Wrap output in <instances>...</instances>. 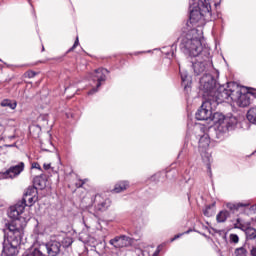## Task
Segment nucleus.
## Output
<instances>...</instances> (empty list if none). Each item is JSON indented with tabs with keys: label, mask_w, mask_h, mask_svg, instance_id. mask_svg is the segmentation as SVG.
I'll return each instance as SVG.
<instances>
[{
	"label": "nucleus",
	"mask_w": 256,
	"mask_h": 256,
	"mask_svg": "<svg viewBox=\"0 0 256 256\" xmlns=\"http://www.w3.org/2000/svg\"><path fill=\"white\" fill-rule=\"evenodd\" d=\"M207 159H208V161H209V154L207 155Z\"/></svg>",
	"instance_id": "obj_51"
},
{
	"label": "nucleus",
	"mask_w": 256,
	"mask_h": 256,
	"mask_svg": "<svg viewBox=\"0 0 256 256\" xmlns=\"http://www.w3.org/2000/svg\"><path fill=\"white\" fill-rule=\"evenodd\" d=\"M45 151H49V150H47V149H44Z\"/></svg>",
	"instance_id": "obj_54"
},
{
	"label": "nucleus",
	"mask_w": 256,
	"mask_h": 256,
	"mask_svg": "<svg viewBox=\"0 0 256 256\" xmlns=\"http://www.w3.org/2000/svg\"><path fill=\"white\" fill-rule=\"evenodd\" d=\"M196 58V61L192 62V68L195 75H201V73L207 69V60L209 59V55L207 57L199 55V57Z\"/></svg>",
	"instance_id": "obj_13"
},
{
	"label": "nucleus",
	"mask_w": 256,
	"mask_h": 256,
	"mask_svg": "<svg viewBox=\"0 0 256 256\" xmlns=\"http://www.w3.org/2000/svg\"><path fill=\"white\" fill-rule=\"evenodd\" d=\"M36 194H37V188L34 186H30L27 188L25 192V197H35Z\"/></svg>",
	"instance_id": "obj_28"
},
{
	"label": "nucleus",
	"mask_w": 256,
	"mask_h": 256,
	"mask_svg": "<svg viewBox=\"0 0 256 256\" xmlns=\"http://www.w3.org/2000/svg\"><path fill=\"white\" fill-rule=\"evenodd\" d=\"M108 243L111 245V249H114V251H120V249L131 247V245H133V238L127 235H119L110 239Z\"/></svg>",
	"instance_id": "obj_10"
},
{
	"label": "nucleus",
	"mask_w": 256,
	"mask_h": 256,
	"mask_svg": "<svg viewBox=\"0 0 256 256\" xmlns=\"http://www.w3.org/2000/svg\"><path fill=\"white\" fill-rule=\"evenodd\" d=\"M25 171V163L20 162L17 165L11 166L5 172H0V179H15L18 175H21Z\"/></svg>",
	"instance_id": "obj_12"
},
{
	"label": "nucleus",
	"mask_w": 256,
	"mask_h": 256,
	"mask_svg": "<svg viewBox=\"0 0 256 256\" xmlns=\"http://www.w3.org/2000/svg\"><path fill=\"white\" fill-rule=\"evenodd\" d=\"M43 169H45V171H49V169H51V164L44 163Z\"/></svg>",
	"instance_id": "obj_39"
},
{
	"label": "nucleus",
	"mask_w": 256,
	"mask_h": 256,
	"mask_svg": "<svg viewBox=\"0 0 256 256\" xmlns=\"http://www.w3.org/2000/svg\"><path fill=\"white\" fill-rule=\"evenodd\" d=\"M179 69L182 86H184V90L187 91V89H191V77H189V74H187V72L181 71V66H179Z\"/></svg>",
	"instance_id": "obj_19"
},
{
	"label": "nucleus",
	"mask_w": 256,
	"mask_h": 256,
	"mask_svg": "<svg viewBox=\"0 0 256 256\" xmlns=\"http://www.w3.org/2000/svg\"><path fill=\"white\" fill-rule=\"evenodd\" d=\"M38 121H46V122H48V121H49V115H47V114L41 115V116L38 118Z\"/></svg>",
	"instance_id": "obj_36"
},
{
	"label": "nucleus",
	"mask_w": 256,
	"mask_h": 256,
	"mask_svg": "<svg viewBox=\"0 0 256 256\" xmlns=\"http://www.w3.org/2000/svg\"><path fill=\"white\" fill-rule=\"evenodd\" d=\"M203 214L205 217H213V215H215V202L206 206V208L203 210Z\"/></svg>",
	"instance_id": "obj_25"
},
{
	"label": "nucleus",
	"mask_w": 256,
	"mask_h": 256,
	"mask_svg": "<svg viewBox=\"0 0 256 256\" xmlns=\"http://www.w3.org/2000/svg\"><path fill=\"white\" fill-rule=\"evenodd\" d=\"M227 119H231V118H227L225 117V115L219 113V112H212V115L210 117V121L214 122V125H222V123H227Z\"/></svg>",
	"instance_id": "obj_17"
},
{
	"label": "nucleus",
	"mask_w": 256,
	"mask_h": 256,
	"mask_svg": "<svg viewBox=\"0 0 256 256\" xmlns=\"http://www.w3.org/2000/svg\"><path fill=\"white\" fill-rule=\"evenodd\" d=\"M232 103H236L238 107H249L251 102L256 99L255 92H241V87L238 86V92L232 96Z\"/></svg>",
	"instance_id": "obj_8"
},
{
	"label": "nucleus",
	"mask_w": 256,
	"mask_h": 256,
	"mask_svg": "<svg viewBox=\"0 0 256 256\" xmlns=\"http://www.w3.org/2000/svg\"><path fill=\"white\" fill-rule=\"evenodd\" d=\"M110 202L109 200L103 199L101 195H96L94 199V207L96 211H106L109 208Z\"/></svg>",
	"instance_id": "obj_15"
},
{
	"label": "nucleus",
	"mask_w": 256,
	"mask_h": 256,
	"mask_svg": "<svg viewBox=\"0 0 256 256\" xmlns=\"http://www.w3.org/2000/svg\"><path fill=\"white\" fill-rule=\"evenodd\" d=\"M218 86L217 80L211 74H205L200 78V91H203V97L206 99H210Z\"/></svg>",
	"instance_id": "obj_6"
},
{
	"label": "nucleus",
	"mask_w": 256,
	"mask_h": 256,
	"mask_svg": "<svg viewBox=\"0 0 256 256\" xmlns=\"http://www.w3.org/2000/svg\"><path fill=\"white\" fill-rule=\"evenodd\" d=\"M210 143H211V140L209 139L208 134L200 135L199 142H198L200 149H207Z\"/></svg>",
	"instance_id": "obj_20"
},
{
	"label": "nucleus",
	"mask_w": 256,
	"mask_h": 256,
	"mask_svg": "<svg viewBox=\"0 0 256 256\" xmlns=\"http://www.w3.org/2000/svg\"><path fill=\"white\" fill-rule=\"evenodd\" d=\"M32 169H38V171H43L41 165L38 162L32 163Z\"/></svg>",
	"instance_id": "obj_35"
},
{
	"label": "nucleus",
	"mask_w": 256,
	"mask_h": 256,
	"mask_svg": "<svg viewBox=\"0 0 256 256\" xmlns=\"http://www.w3.org/2000/svg\"><path fill=\"white\" fill-rule=\"evenodd\" d=\"M217 5H219V3H215V6L217 7Z\"/></svg>",
	"instance_id": "obj_50"
},
{
	"label": "nucleus",
	"mask_w": 256,
	"mask_h": 256,
	"mask_svg": "<svg viewBox=\"0 0 256 256\" xmlns=\"http://www.w3.org/2000/svg\"><path fill=\"white\" fill-rule=\"evenodd\" d=\"M206 167H207V171H208L209 175L211 176L212 175V173H211V163L208 162L206 164Z\"/></svg>",
	"instance_id": "obj_41"
},
{
	"label": "nucleus",
	"mask_w": 256,
	"mask_h": 256,
	"mask_svg": "<svg viewBox=\"0 0 256 256\" xmlns=\"http://www.w3.org/2000/svg\"><path fill=\"white\" fill-rule=\"evenodd\" d=\"M8 231H4V240L2 242V251L0 256H18L19 247L23 239L21 226L12 223L7 225Z\"/></svg>",
	"instance_id": "obj_2"
},
{
	"label": "nucleus",
	"mask_w": 256,
	"mask_h": 256,
	"mask_svg": "<svg viewBox=\"0 0 256 256\" xmlns=\"http://www.w3.org/2000/svg\"><path fill=\"white\" fill-rule=\"evenodd\" d=\"M230 243H239V236L237 234H230Z\"/></svg>",
	"instance_id": "obj_31"
},
{
	"label": "nucleus",
	"mask_w": 256,
	"mask_h": 256,
	"mask_svg": "<svg viewBox=\"0 0 256 256\" xmlns=\"http://www.w3.org/2000/svg\"><path fill=\"white\" fill-rule=\"evenodd\" d=\"M159 250L155 251L154 256L159 255Z\"/></svg>",
	"instance_id": "obj_47"
},
{
	"label": "nucleus",
	"mask_w": 256,
	"mask_h": 256,
	"mask_svg": "<svg viewBox=\"0 0 256 256\" xmlns=\"http://www.w3.org/2000/svg\"><path fill=\"white\" fill-rule=\"evenodd\" d=\"M48 256H57L61 253V242L50 240L44 244Z\"/></svg>",
	"instance_id": "obj_14"
},
{
	"label": "nucleus",
	"mask_w": 256,
	"mask_h": 256,
	"mask_svg": "<svg viewBox=\"0 0 256 256\" xmlns=\"http://www.w3.org/2000/svg\"><path fill=\"white\" fill-rule=\"evenodd\" d=\"M15 146H16L15 144L6 145V147H15Z\"/></svg>",
	"instance_id": "obj_46"
},
{
	"label": "nucleus",
	"mask_w": 256,
	"mask_h": 256,
	"mask_svg": "<svg viewBox=\"0 0 256 256\" xmlns=\"http://www.w3.org/2000/svg\"><path fill=\"white\" fill-rule=\"evenodd\" d=\"M187 233H189V230L186 231V232H184V233H180V234L175 235V236L171 239V242L176 241V239H179L180 237H183V235H185V234H187Z\"/></svg>",
	"instance_id": "obj_34"
},
{
	"label": "nucleus",
	"mask_w": 256,
	"mask_h": 256,
	"mask_svg": "<svg viewBox=\"0 0 256 256\" xmlns=\"http://www.w3.org/2000/svg\"><path fill=\"white\" fill-rule=\"evenodd\" d=\"M251 256H256V246H253L251 251H250Z\"/></svg>",
	"instance_id": "obj_40"
},
{
	"label": "nucleus",
	"mask_w": 256,
	"mask_h": 256,
	"mask_svg": "<svg viewBox=\"0 0 256 256\" xmlns=\"http://www.w3.org/2000/svg\"><path fill=\"white\" fill-rule=\"evenodd\" d=\"M246 118L249 123L256 125V107H252L247 111Z\"/></svg>",
	"instance_id": "obj_22"
},
{
	"label": "nucleus",
	"mask_w": 256,
	"mask_h": 256,
	"mask_svg": "<svg viewBox=\"0 0 256 256\" xmlns=\"http://www.w3.org/2000/svg\"><path fill=\"white\" fill-rule=\"evenodd\" d=\"M235 125H237V119L235 117H230V119H226V122L217 125L214 128L216 139L223 141L227 135V132L235 129Z\"/></svg>",
	"instance_id": "obj_9"
},
{
	"label": "nucleus",
	"mask_w": 256,
	"mask_h": 256,
	"mask_svg": "<svg viewBox=\"0 0 256 256\" xmlns=\"http://www.w3.org/2000/svg\"><path fill=\"white\" fill-rule=\"evenodd\" d=\"M22 256H45L43 255V252L40 251L37 248H34L32 250L26 251Z\"/></svg>",
	"instance_id": "obj_27"
},
{
	"label": "nucleus",
	"mask_w": 256,
	"mask_h": 256,
	"mask_svg": "<svg viewBox=\"0 0 256 256\" xmlns=\"http://www.w3.org/2000/svg\"><path fill=\"white\" fill-rule=\"evenodd\" d=\"M237 223H239L240 231H244V233H247V229H249V227L242 223L241 218H237Z\"/></svg>",
	"instance_id": "obj_30"
},
{
	"label": "nucleus",
	"mask_w": 256,
	"mask_h": 256,
	"mask_svg": "<svg viewBox=\"0 0 256 256\" xmlns=\"http://www.w3.org/2000/svg\"><path fill=\"white\" fill-rule=\"evenodd\" d=\"M234 229H239V222H237V220L236 223L234 224Z\"/></svg>",
	"instance_id": "obj_45"
},
{
	"label": "nucleus",
	"mask_w": 256,
	"mask_h": 256,
	"mask_svg": "<svg viewBox=\"0 0 256 256\" xmlns=\"http://www.w3.org/2000/svg\"><path fill=\"white\" fill-rule=\"evenodd\" d=\"M37 75V72H35V71H27L26 73H25V76L26 77H28V79H33V77H35Z\"/></svg>",
	"instance_id": "obj_32"
},
{
	"label": "nucleus",
	"mask_w": 256,
	"mask_h": 256,
	"mask_svg": "<svg viewBox=\"0 0 256 256\" xmlns=\"http://www.w3.org/2000/svg\"><path fill=\"white\" fill-rule=\"evenodd\" d=\"M215 109H217V103L211 102L209 98H205V101L196 112L197 121H210Z\"/></svg>",
	"instance_id": "obj_7"
},
{
	"label": "nucleus",
	"mask_w": 256,
	"mask_h": 256,
	"mask_svg": "<svg viewBox=\"0 0 256 256\" xmlns=\"http://www.w3.org/2000/svg\"><path fill=\"white\" fill-rule=\"evenodd\" d=\"M67 89H69V87H68V88H65V91H67Z\"/></svg>",
	"instance_id": "obj_52"
},
{
	"label": "nucleus",
	"mask_w": 256,
	"mask_h": 256,
	"mask_svg": "<svg viewBox=\"0 0 256 256\" xmlns=\"http://www.w3.org/2000/svg\"><path fill=\"white\" fill-rule=\"evenodd\" d=\"M1 107H9V109H17V101L4 99L0 103Z\"/></svg>",
	"instance_id": "obj_24"
},
{
	"label": "nucleus",
	"mask_w": 256,
	"mask_h": 256,
	"mask_svg": "<svg viewBox=\"0 0 256 256\" xmlns=\"http://www.w3.org/2000/svg\"><path fill=\"white\" fill-rule=\"evenodd\" d=\"M190 7V23L192 25H203L205 21L213 19V9L209 0H191Z\"/></svg>",
	"instance_id": "obj_3"
},
{
	"label": "nucleus",
	"mask_w": 256,
	"mask_h": 256,
	"mask_svg": "<svg viewBox=\"0 0 256 256\" xmlns=\"http://www.w3.org/2000/svg\"><path fill=\"white\" fill-rule=\"evenodd\" d=\"M203 32L197 29H191L188 32H183L171 46V55L175 57V51H177V43H179L180 51L186 55V57H199L203 55L208 57L209 50L203 48ZM174 49V50H173Z\"/></svg>",
	"instance_id": "obj_1"
},
{
	"label": "nucleus",
	"mask_w": 256,
	"mask_h": 256,
	"mask_svg": "<svg viewBox=\"0 0 256 256\" xmlns=\"http://www.w3.org/2000/svg\"><path fill=\"white\" fill-rule=\"evenodd\" d=\"M255 153H256V150H255L254 152H252V154H251V155H255Z\"/></svg>",
	"instance_id": "obj_49"
},
{
	"label": "nucleus",
	"mask_w": 256,
	"mask_h": 256,
	"mask_svg": "<svg viewBox=\"0 0 256 256\" xmlns=\"http://www.w3.org/2000/svg\"><path fill=\"white\" fill-rule=\"evenodd\" d=\"M28 202H29V205H30V207H31V205H33V196H30V197L28 198Z\"/></svg>",
	"instance_id": "obj_43"
},
{
	"label": "nucleus",
	"mask_w": 256,
	"mask_h": 256,
	"mask_svg": "<svg viewBox=\"0 0 256 256\" xmlns=\"http://www.w3.org/2000/svg\"><path fill=\"white\" fill-rule=\"evenodd\" d=\"M251 209H252V211H253L254 213H256V204L252 205V206H251Z\"/></svg>",
	"instance_id": "obj_44"
},
{
	"label": "nucleus",
	"mask_w": 256,
	"mask_h": 256,
	"mask_svg": "<svg viewBox=\"0 0 256 256\" xmlns=\"http://www.w3.org/2000/svg\"><path fill=\"white\" fill-rule=\"evenodd\" d=\"M79 46V37L76 38L73 46L68 50L69 52L74 51Z\"/></svg>",
	"instance_id": "obj_33"
},
{
	"label": "nucleus",
	"mask_w": 256,
	"mask_h": 256,
	"mask_svg": "<svg viewBox=\"0 0 256 256\" xmlns=\"http://www.w3.org/2000/svg\"><path fill=\"white\" fill-rule=\"evenodd\" d=\"M33 129H36L37 135H39V133H41V127H39V126L31 127V128H30V133L33 131Z\"/></svg>",
	"instance_id": "obj_38"
},
{
	"label": "nucleus",
	"mask_w": 256,
	"mask_h": 256,
	"mask_svg": "<svg viewBox=\"0 0 256 256\" xmlns=\"http://www.w3.org/2000/svg\"><path fill=\"white\" fill-rule=\"evenodd\" d=\"M226 207L230 211V213L235 215L236 213H239V210H241L245 207H249V204H247V203H227Z\"/></svg>",
	"instance_id": "obj_18"
},
{
	"label": "nucleus",
	"mask_w": 256,
	"mask_h": 256,
	"mask_svg": "<svg viewBox=\"0 0 256 256\" xmlns=\"http://www.w3.org/2000/svg\"><path fill=\"white\" fill-rule=\"evenodd\" d=\"M200 131H203V128H200Z\"/></svg>",
	"instance_id": "obj_53"
},
{
	"label": "nucleus",
	"mask_w": 256,
	"mask_h": 256,
	"mask_svg": "<svg viewBox=\"0 0 256 256\" xmlns=\"http://www.w3.org/2000/svg\"><path fill=\"white\" fill-rule=\"evenodd\" d=\"M247 255H248V252L245 247L236 248L234 251V256H247Z\"/></svg>",
	"instance_id": "obj_29"
},
{
	"label": "nucleus",
	"mask_w": 256,
	"mask_h": 256,
	"mask_svg": "<svg viewBox=\"0 0 256 256\" xmlns=\"http://www.w3.org/2000/svg\"><path fill=\"white\" fill-rule=\"evenodd\" d=\"M229 217H231V212L227 210H222L217 214L216 221L217 223H225V221H227Z\"/></svg>",
	"instance_id": "obj_21"
},
{
	"label": "nucleus",
	"mask_w": 256,
	"mask_h": 256,
	"mask_svg": "<svg viewBox=\"0 0 256 256\" xmlns=\"http://www.w3.org/2000/svg\"><path fill=\"white\" fill-rule=\"evenodd\" d=\"M235 93H239V85L237 83L230 82L227 86L218 84L213 95L208 99L212 103H216L217 107L220 103H233Z\"/></svg>",
	"instance_id": "obj_4"
},
{
	"label": "nucleus",
	"mask_w": 256,
	"mask_h": 256,
	"mask_svg": "<svg viewBox=\"0 0 256 256\" xmlns=\"http://www.w3.org/2000/svg\"><path fill=\"white\" fill-rule=\"evenodd\" d=\"M127 187H129V182H127V181H120V182L115 184L113 192L114 193H122V191L127 190Z\"/></svg>",
	"instance_id": "obj_23"
},
{
	"label": "nucleus",
	"mask_w": 256,
	"mask_h": 256,
	"mask_svg": "<svg viewBox=\"0 0 256 256\" xmlns=\"http://www.w3.org/2000/svg\"><path fill=\"white\" fill-rule=\"evenodd\" d=\"M42 51H45V46H42Z\"/></svg>",
	"instance_id": "obj_48"
},
{
	"label": "nucleus",
	"mask_w": 256,
	"mask_h": 256,
	"mask_svg": "<svg viewBox=\"0 0 256 256\" xmlns=\"http://www.w3.org/2000/svg\"><path fill=\"white\" fill-rule=\"evenodd\" d=\"M106 73H109V70L105 68H98L95 70V72L91 75V79L94 81V83L96 82V88H92L88 92V95H94V93H97L99 87H101V83H103V81H107V76L105 75Z\"/></svg>",
	"instance_id": "obj_11"
},
{
	"label": "nucleus",
	"mask_w": 256,
	"mask_h": 256,
	"mask_svg": "<svg viewBox=\"0 0 256 256\" xmlns=\"http://www.w3.org/2000/svg\"><path fill=\"white\" fill-rule=\"evenodd\" d=\"M25 207H27V200L23 198L21 202H18L9 208L8 217H10L12 220L5 223V228L3 231H9V229H7V225H13V223H15L17 227H21L23 233V229L29 221V218L22 216L23 212L25 211Z\"/></svg>",
	"instance_id": "obj_5"
},
{
	"label": "nucleus",
	"mask_w": 256,
	"mask_h": 256,
	"mask_svg": "<svg viewBox=\"0 0 256 256\" xmlns=\"http://www.w3.org/2000/svg\"><path fill=\"white\" fill-rule=\"evenodd\" d=\"M33 186L36 189H45L47 187V175L40 174L33 179Z\"/></svg>",
	"instance_id": "obj_16"
},
{
	"label": "nucleus",
	"mask_w": 256,
	"mask_h": 256,
	"mask_svg": "<svg viewBox=\"0 0 256 256\" xmlns=\"http://www.w3.org/2000/svg\"><path fill=\"white\" fill-rule=\"evenodd\" d=\"M84 183H87V179L79 180V182L76 183V187L79 189V188L83 187Z\"/></svg>",
	"instance_id": "obj_37"
},
{
	"label": "nucleus",
	"mask_w": 256,
	"mask_h": 256,
	"mask_svg": "<svg viewBox=\"0 0 256 256\" xmlns=\"http://www.w3.org/2000/svg\"><path fill=\"white\" fill-rule=\"evenodd\" d=\"M245 235L246 241H253V239H256V229L253 227H248Z\"/></svg>",
	"instance_id": "obj_26"
},
{
	"label": "nucleus",
	"mask_w": 256,
	"mask_h": 256,
	"mask_svg": "<svg viewBox=\"0 0 256 256\" xmlns=\"http://www.w3.org/2000/svg\"><path fill=\"white\" fill-rule=\"evenodd\" d=\"M66 117H67V119L73 118V113L67 112V113H66Z\"/></svg>",
	"instance_id": "obj_42"
}]
</instances>
